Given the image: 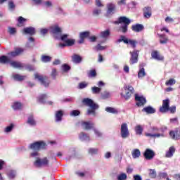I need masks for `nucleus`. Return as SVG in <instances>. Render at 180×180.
Listing matches in <instances>:
<instances>
[{
	"label": "nucleus",
	"mask_w": 180,
	"mask_h": 180,
	"mask_svg": "<svg viewBox=\"0 0 180 180\" xmlns=\"http://www.w3.org/2000/svg\"><path fill=\"white\" fill-rule=\"evenodd\" d=\"M138 77L139 78H143V77H146V70H144V68H141L138 72Z\"/></svg>",
	"instance_id": "obj_45"
},
{
	"label": "nucleus",
	"mask_w": 180,
	"mask_h": 180,
	"mask_svg": "<svg viewBox=\"0 0 180 180\" xmlns=\"http://www.w3.org/2000/svg\"><path fill=\"white\" fill-rule=\"evenodd\" d=\"M110 96H112V94L109 91H105L101 94V99H108Z\"/></svg>",
	"instance_id": "obj_35"
},
{
	"label": "nucleus",
	"mask_w": 180,
	"mask_h": 180,
	"mask_svg": "<svg viewBox=\"0 0 180 180\" xmlns=\"http://www.w3.org/2000/svg\"><path fill=\"white\" fill-rule=\"evenodd\" d=\"M7 175H8V178H10L11 179H13V178H15V176H16V172L14 170H10L7 173Z\"/></svg>",
	"instance_id": "obj_41"
},
{
	"label": "nucleus",
	"mask_w": 180,
	"mask_h": 180,
	"mask_svg": "<svg viewBox=\"0 0 180 180\" xmlns=\"http://www.w3.org/2000/svg\"><path fill=\"white\" fill-rule=\"evenodd\" d=\"M151 56L153 58H155V60H158L159 61H162V60H164V56L160 55V53H158L157 51H154L153 52H152Z\"/></svg>",
	"instance_id": "obj_25"
},
{
	"label": "nucleus",
	"mask_w": 180,
	"mask_h": 180,
	"mask_svg": "<svg viewBox=\"0 0 180 180\" xmlns=\"http://www.w3.org/2000/svg\"><path fill=\"white\" fill-rule=\"evenodd\" d=\"M21 53H23V49L22 48H17L15 49V51L11 52L9 56L11 57H16V56H19Z\"/></svg>",
	"instance_id": "obj_29"
},
{
	"label": "nucleus",
	"mask_w": 180,
	"mask_h": 180,
	"mask_svg": "<svg viewBox=\"0 0 180 180\" xmlns=\"http://www.w3.org/2000/svg\"><path fill=\"white\" fill-rule=\"evenodd\" d=\"M152 12L150 7H145L143 8V16L146 19H150L151 18Z\"/></svg>",
	"instance_id": "obj_18"
},
{
	"label": "nucleus",
	"mask_w": 180,
	"mask_h": 180,
	"mask_svg": "<svg viewBox=\"0 0 180 180\" xmlns=\"http://www.w3.org/2000/svg\"><path fill=\"white\" fill-rule=\"evenodd\" d=\"M131 21L130 19L126 18L125 16L120 17L118 21H115V23H124L120 27V32L122 33H127V28L129 27V24L131 23Z\"/></svg>",
	"instance_id": "obj_3"
},
{
	"label": "nucleus",
	"mask_w": 180,
	"mask_h": 180,
	"mask_svg": "<svg viewBox=\"0 0 180 180\" xmlns=\"http://www.w3.org/2000/svg\"><path fill=\"white\" fill-rule=\"evenodd\" d=\"M131 155H132V158H139L140 155H141V152H140V150L136 148V149H133L131 151Z\"/></svg>",
	"instance_id": "obj_30"
},
{
	"label": "nucleus",
	"mask_w": 180,
	"mask_h": 180,
	"mask_svg": "<svg viewBox=\"0 0 180 180\" xmlns=\"http://www.w3.org/2000/svg\"><path fill=\"white\" fill-rule=\"evenodd\" d=\"M105 49H106V46H101V44H98L94 48V50H96V51H99V50H105Z\"/></svg>",
	"instance_id": "obj_55"
},
{
	"label": "nucleus",
	"mask_w": 180,
	"mask_h": 180,
	"mask_svg": "<svg viewBox=\"0 0 180 180\" xmlns=\"http://www.w3.org/2000/svg\"><path fill=\"white\" fill-rule=\"evenodd\" d=\"M176 82L175 79H169V80L166 82L165 85H167V86L175 85Z\"/></svg>",
	"instance_id": "obj_49"
},
{
	"label": "nucleus",
	"mask_w": 180,
	"mask_h": 180,
	"mask_svg": "<svg viewBox=\"0 0 180 180\" xmlns=\"http://www.w3.org/2000/svg\"><path fill=\"white\" fill-rule=\"evenodd\" d=\"M74 43H75V40L71 39H68L65 43H60L59 47L64 49V47H67V46H74Z\"/></svg>",
	"instance_id": "obj_17"
},
{
	"label": "nucleus",
	"mask_w": 180,
	"mask_h": 180,
	"mask_svg": "<svg viewBox=\"0 0 180 180\" xmlns=\"http://www.w3.org/2000/svg\"><path fill=\"white\" fill-rule=\"evenodd\" d=\"M135 131H136V134H142L143 127H141V125H137L135 127Z\"/></svg>",
	"instance_id": "obj_47"
},
{
	"label": "nucleus",
	"mask_w": 180,
	"mask_h": 180,
	"mask_svg": "<svg viewBox=\"0 0 180 180\" xmlns=\"http://www.w3.org/2000/svg\"><path fill=\"white\" fill-rule=\"evenodd\" d=\"M12 129H13V124H11L10 126L7 127L4 131L5 133H9L11 131H12Z\"/></svg>",
	"instance_id": "obj_54"
},
{
	"label": "nucleus",
	"mask_w": 180,
	"mask_h": 180,
	"mask_svg": "<svg viewBox=\"0 0 180 180\" xmlns=\"http://www.w3.org/2000/svg\"><path fill=\"white\" fill-rule=\"evenodd\" d=\"M105 111L108 113H117V110L112 107H107Z\"/></svg>",
	"instance_id": "obj_46"
},
{
	"label": "nucleus",
	"mask_w": 180,
	"mask_h": 180,
	"mask_svg": "<svg viewBox=\"0 0 180 180\" xmlns=\"http://www.w3.org/2000/svg\"><path fill=\"white\" fill-rule=\"evenodd\" d=\"M72 60L73 63H75V64H79V63H81L82 58H81V56H79L78 55H74L72 57Z\"/></svg>",
	"instance_id": "obj_34"
},
{
	"label": "nucleus",
	"mask_w": 180,
	"mask_h": 180,
	"mask_svg": "<svg viewBox=\"0 0 180 180\" xmlns=\"http://www.w3.org/2000/svg\"><path fill=\"white\" fill-rule=\"evenodd\" d=\"M140 51L137 50H134L132 52H130L131 58L129 63L130 64H136L139 61V54Z\"/></svg>",
	"instance_id": "obj_9"
},
{
	"label": "nucleus",
	"mask_w": 180,
	"mask_h": 180,
	"mask_svg": "<svg viewBox=\"0 0 180 180\" xmlns=\"http://www.w3.org/2000/svg\"><path fill=\"white\" fill-rule=\"evenodd\" d=\"M124 91L126 94V95H124L123 93L121 94L122 96H124L125 99H129L130 96H131V94L134 92V89L131 86L125 85L124 86Z\"/></svg>",
	"instance_id": "obj_7"
},
{
	"label": "nucleus",
	"mask_w": 180,
	"mask_h": 180,
	"mask_svg": "<svg viewBox=\"0 0 180 180\" xmlns=\"http://www.w3.org/2000/svg\"><path fill=\"white\" fill-rule=\"evenodd\" d=\"M29 41L28 43H27L26 44V47H27L28 49H30L32 47H33V46H34V38L33 37H30L29 38Z\"/></svg>",
	"instance_id": "obj_38"
},
{
	"label": "nucleus",
	"mask_w": 180,
	"mask_h": 180,
	"mask_svg": "<svg viewBox=\"0 0 180 180\" xmlns=\"http://www.w3.org/2000/svg\"><path fill=\"white\" fill-rule=\"evenodd\" d=\"M87 86H88V84L85 82H82V83H79V89H84V88H86Z\"/></svg>",
	"instance_id": "obj_60"
},
{
	"label": "nucleus",
	"mask_w": 180,
	"mask_h": 180,
	"mask_svg": "<svg viewBox=\"0 0 180 180\" xmlns=\"http://www.w3.org/2000/svg\"><path fill=\"white\" fill-rule=\"evenodd\" d=\"M12 108L13 109H14V110H19V109H22V103L19 102H15L13 104Z\"/></svg>",
	"instance_id": "obj_36"
},
{
	"label": "nucleus",
	"mask_w": 180,
	"mask_h": 180,
	"mask_svg": "<svg viewBox=\"0 0 180 180\" xmlns=\"http://www.w3.org/2000/svg\"><path fill=\"white\" fill-rule=\"evenodd\" d=\"M83 103L86 106H89L91 110H88L87 115H95V110L99 108L98 104L95 103L91 98H84L82 101Z\"/></svg>",
	"instance_id": "obj_2"
},
{
	"label": "nucleus",
	"mask_w": 180,
	"mask_h": 180,
	"mask_svg": "<svg viewBox=\"0 0 180 180\" xmlns=\"http://www.w3.org/2000/svg\"><path fill=\"white\" fill-rule=\"evenodd\" d=\"M88 77L89 78H94L96 77V71L95 70H91L88 72Z\"/></svg>",
	"instance_id": "obj_50"
},
{
	"label": "nucleus",
	"mask_w": 180,
	"mask_h": 180,
	"mask_svg": "<svg viewBox=\"0 0 180 180\" xmlns=\"http://www.w3.org/2000/svg\"><path fill=\"white\" fill-rule=\"evenodd\" d=\"M8 2V8L10 11H14L15 6V3H13V0H0V4H4V2Z\"/></svg>",
	"instance_id": "obj_23"
},
{
	"label": "nucleus",
	"mask_w": 180,
	"mask_h": 180,
	"mask_svg": "<svg viewBox=\"0 0 180 180\" xmlns=\"http://www.w3.org/2000/svg\"><path fill=\"white\" fill-rule=\"evenodd\" d=\"M89 154H91L92 155L94 154H98V149L96 148H90L89 149Z\"/></svg>",
	"instance_id": "obj_56"
},
{
	"label": "nucleus",
	"mask_w": 180,
	"mask_h": 180,
	"mask_svg": "<svg viewBox=\"0 0 180 180\" xmlns=\"http://www.w3.org/2000/svg\"><path fill=\"white\" fill-rule=\"evenodd\" d=\"M134 180H143V179L139 175H134Z\"/></svg>",
	"instance_id": "obj_63"
},
{
	"label": "nucleus",
	"mask_w": 180,
	"mask_h": 180,
	"mask_svg": "<svg viewBox=\"0 0 180 180\" xmlns=\"http://www.w3.org/2000/svg\"><path fill=\"white\" fill-rule=\"evenodd\" d=\"M27 123L30 124V126H36V121H34V119H33V115L29 116Z\"/></svg>",
	"instance_id": "obj_37"
},
{
	"label": "nucleus",
	"mask_w": 180,
	"mask_h": 180,
	"mask_svg": "<svg viewBox=\"0 0 180 180\" xmlns=\"http://www.w3.org/2000/svg\"><path fill=\"white\" fill-rule=\"evenodd\" d=\"M79 37L80 40L78 41V43L82 44V43H84V40L86 39V37H89V32H84L80 33Z\"/></svg>",
	"instance_id": "obj_22"
},
{
	"label": "nucleus",
	"mask_w": 180,
	"mask_h": 180,
	"mask_svg": "<svg viewBox=\"0 0 180 180\" xmlns=\"http://www.w3.org/2000/svg\"><path fill=\"white\" fill-rule=\"evenodd\" d=\"M82 127L86 130H91V129H94V127H95V124L94 122H82Z\"/></svg>",
	"instance_id": "obj_15"
},
{
	"label": "nucleus",
	"mask_w": 180,
	"mask_h": 180,
	"mask_svg": "<svg viewBox=\"0 0 180 180\" xmlns=\"http://www.w3.org/2000/svg\"><path fill=\"white\" fill-rule=\"evenodd\" d=\"M80 112L78 110H75L70 112V116H79Z\"/></svg>",
	"instance_id": "obj_53"
},
{
	"label": "nucleus",
	"mask_w": 180,
	"mask_h": 180,
	"mask_svg": "<svg viewBox=\"0 0 180 180\" xmlns=\"http://www.w3.org/2000/svg\"><path fill=\"white\" fill-rule=\"evenodd\" d=\"M130 136V133H129V128L127 127V124L123 123L121 125V137L122 139H127Z\"/></svg>",
	"instance_id": "obj_10"
},
{
	"label": "nucleus",
	"mask_w": 180,
	"mask_h": 180,
	"mask_svg": "<svg viewBox=\"0 0 180 180\" xmlns=\"http://www.w3.org/2000/svg\"><path fill=\"white\" fill-rule=\"evenodd\" d=\"M47 147V145L44 141H37L30 145L31 150H41L43 148H46Z\"/></svg>",
	"instance_id": "obj_6"
},
{
	"label": "nucleus",
	"mask_w": 180,
	"mask_h": 180,
	"mask_svg": "<svg viewBox=\"0 0 180 180\" xmlns=\"http://www.w3.org/2000/svg\"><path fill=\"white\" fill-rule=\"evenodd\" d=\"M168 110H169V99L163 100L162 105V107H160V111L162 113H165V112H168Z\"/></svg>",
	"instance_id": "obj_11"
},
{
	"label": "nucleus",
	"mask_w": 180,
	"mask_h": 180,
	"mask_svg": "<svg viewBox=\"0 0 180 180\" xmlns=\"http://www.w3.org/2000/svg\"><path fill=\"white\" fill-rule=\"evenodd\" d=\"M173 178L176 180H180V174H176L173 176Z\"/></svg>",
	"instance_id": "obj_64"
},
{
	"label": "nucleus",
	"mask_w": 180,
	"mask_h": 180,
	"mask_svg": "<svg viewBox=\"0 0 180 180\" xmlns=\"http://www.w3.org/2000/svg\"><path fill=\"white\" fill-rule=\"evenodd\" d=\"M41 61L43 63H50V61H51V57L44 55L41 56Z\"/></svg>",
	"instance_id": "obj_40"
},
{
	"label": "nucleus",
	"mask_w": 180,
	"mask_h": 180,
	"mask_svg": "<svg viewBox=\"0 0 180 180\" xmlns=\"http://www.w3.org/2000/svg\"><path fill=\"white\" fill-rule=\"evenodd\" d=\"M8 32L10 34H15L16 33V28L14 27H8Z\"/></svg>",
	"instance_id": "obj_59"
},
{
	"label": "nucleus",
	"mask_w": 180,
	"mask_h": 180,
	"mask_svg": "<svg viewBox=\"0 0 180 180\" xmlns=\"http://www.w3.org/2000/svg\"><path fill=\"white\" fill-rule=\"evenodd\" d=\"M49 30L51 33L55 34V37H58L61 34V28H60L58 25L51 27Z\"/></svg>",
	"instance_id": "obj_14"
},
{
	"label": "nucleus",
	"mask_w": 180,
	"mask_h": 180,
	"mask_svg": "<svg viewBox=\"0 0 180 180\" xmlns=\"http://www.w3.org/2000/svg\"><path fill=\"white\" fill-rule=\"evenodd\" d=\"M135 101L138 106H144L146 101L143 96H140L139 94H135Z\"/></svg>",
	"instance_id": "obj_13"
},
{
	"label": "nucleus",
	"mask_w": 180,
	"mask_h": 180,
	"mask_svg": "<svg viewBox=\"0 0 180 180\" xmlns=\"http://www.w3.org/2000/svg\"><path fill=\"white\" fill-rule=\"evenodd\" d=\"M169 110V112H171V113H175V112H176V107H175V106H172V107H169V110Z\"/></svg>",
	"instance_id": "obj_61"
},
{
	"label": "nucleus",
	"mask_w": 180,
	"mask_h": 180,
	"mask_svg": "<svg viewBox=\"0 0 180 180\" xmlns=\"http://www.w3.org/2000/svg\"><path fill=\"white\" fill-rule=\"evenodd\" d=\"M159 176L161 178V179H167L168 178V174L165 173V172H160L159 173Z\"/></svg>",
	"instance_id": "obj_57"
},
{
	"label": "nucleus",
	"mask_w": 180,
	"mask_h": 180,
	"mask_svg": "<svg viewBox=\"0 0 180 180\" xmlns=\"http://www.w3.org/2000/svg\"><path fill=\"white\" fill-rule=\"evenodd\" d=\"M10 65H11V67H13L14 68H23V67H25V64L16 61L10 62Z\"/></svg>",
	"instance_id": "obj_24"
},
{
	"label": "nucleus",
	"mask_w": 180,
	"mask_h": 180,
	"mask_svg": "<svg viewBox=\"0 0 180 180\" xmlns=\"http://www.w3.org/2000/svg\"><path fill=\"white\" fill-rule=\"evenodd\" d=\"M56 39H60V40H62V41H67V40H68V34H64L61 36V33L58 37H56Z\"/></svg>",
	"instance_id": "obj_44"
},
{
	"label": "nucleus",
	"mask_w": 180,
	"mask_h": 180,
	"mask_svg": "<svg viewBox=\"0 0 180 180\" xmlns=\"http://www.w3.org/2000/svg\"><path fill=\"white\" fill-rule=\"evenodd\" d=\"M174 153H175V148H174V146H171L169 149V151L166 153V157L167 158H171V157L174 155Z\"/></svg>",
	"instance_id": "obj_33"
},
{
	"label": "nucleus",
	"mask_w": 180,
	"mask_h": 180,
	"mask_svg": "<svg viewBox=\"0 0 180 180\" xmlns=\"http://www.w3.org/2000/svg\"><path fill=\"white\" fill-rule=\"evenodd\" d=\"M23 32L25 34H30V36H33L36 33V30L33 27L24 28Z\"/></svg>",
	"instance_id": "obj_21"
},
{
	"label": "nucleus",
	"mask_w": 180,
	"mask_h": 180,
	"mask_svg": "<svg viewBox=\"0 0 180 180\" xmlns=\"http://www.w3.org/2000/svg\"><path fill=\"white\" fill-rule=\"evenodd\" d=\"M12 77L15 81H23L26 78V76L20 75L19 74L13 73Z\"/></svg>",
	"instance_id": "obj_32"
},
{
	"label": "nucleus",
	"mask_w": 180,
	"mask_h": 180,
	"mask_svg": "<svg viewBox=\"0 0 180 180\" xmlns=\"http://www.w3.org/2000/svg\"><path fill=\"white\" fill-rule=\"evenodd\" d=\"M118 41L119 43H120V41H123L125 44H130L132 49H136V44H137V41L134 39H127L124 36H121L120 39H118Z\"/></svg>",
	"instance_id": "obj_5"
},
{
	"label": "nucleus",
	"mask_w": 180,
	"mask_h": 180,
	"mask_svg": "<svg viewBox=\"0 0 180 180\" xmlns=\"http://www.w3.org/2000/svg\"><path fill=\"white\" fill-rule=\"evenodd\" d=\"M142 112H145L148 115H153V113H155V110L154 109V108H153L151 106H148V107L144 108L142 110Z\"/></svg>",
	"instance_id": "obj_27"
},
{
	"label": "nucleus",
	"mask_w": 180,
	"mask_h": 180,
	"mask_svg": "<svg viewBox=\"0 0 180 180\" xmlns=\"http://www.w3.org/2000/svg\"><path fill=\"white\" fill-rule=\"evenodd\" d=\"M117 179L118 180H126V179H127V175H126V174H124V173H122V174L118 175Z\"/></svg>",
	"instance_id": "obj_52"
},
{
	"label": "nucleus",
	"mask_w": 180,
	"mask_h": 180,
	"mask_svg": "<svg viewBox=\"0 0 180 180\" xmlns=\"http://www.w3.org/2000/svg\"><path fill=\"white\" fill-rule=\"evenodd\" d=\"M79 139L82 141H89L91 139L89 138V136L84 132H82L79 135Z\"/></svg>",
	"instance_id": "obj_28"
},
{
	"label": "nucleus",
	"mask_w": 180,
	"mask_h": 180,
	"mask_svg": "<svg viewBox=\"0 0 180 180\" xmlns=\"http://www.w3.org/2000/svg\"><path fill=\"white\" fill-rule=\"evenodd\" d=\"M62 68L63 71H65V72L70 71V70H71V68L67 64L63 65Z\"/></svg>",
	"instance_id": "obj_58"
},
{
	"label": "nucleus",
	"mask_w": 180,
	"mask_h": 180,
	"mask_svg": "<svg viewBox=\"0 0 180 180\" xmlns=\"http://www.w3.org/2000/svg\"><path fill=\"white\" fill-rule=\"evenodd\" d=\"M149 176H150V178L157 177V172H155V169H149Z\"/></svg>",
	"instance_id": "obj_48"
},
{
	"label": "nucleus",
	"mask_w": 180,
	"mask_h": 180,
	"mask_svg": "<svg viewBox=\"0 0 180 180\" xmlns=\"http://www.w3.org/2000/svg\"><path fill=\"white\" fill-rule=\"evenodd\" d=\"M44 5L46 6V8H50V6H53V4L51 3V1H46L44 3Z\"/></svg>",
	"instance_id": "obj_62"
},
{
	"label": "nucleus",
	"mask_w": 180,
	"mask_h": 180,
	"mask_svg": "<svg viewBox=\"0 0 180 180\" xmlns=\"http://www.w3.org/2000/svg\"><path fill=\"white\" fill-rule=\"evenodd\" d=\"M169 136L173 140H180V131L176 129L169 131Z\"/></svg>",
	"instance_id": "obj_16"
},
{
	"label": "nucleus",
	"mask_w": 180,
	"mask_h": 180,
	"mask_svg": "<svg viewBox=\"0 0 180 180\" xmlns=\"http://www.w3.org/2000/svg\"><path fill=\"white\" fill-rule=\"evenodd\" d=\"M143 157L148 160H153V158L155 157V153H154L153 150L146 149L143 153Z\"/></svg>",
	"instance_id": "obj_12"
},
{
	"label": "nucleus",
	"mask_w": 180,
	"mask_h": 180,
	"mask_svg": "<svg viewBox=\"0 0 180 180\" xmlns=\"http://www.w3.org/2000/svg\"><path fill=\"white\" fill-rule=\"evenodd\" d=\"M158 37H160V43L161 44H165L167 43H168V37H167V36L164 34H158Z\"/></svg>",
	"instance_id": "obj_26"
},
{
	"label": "nucleus",
	"mask_w": 180,
	"mask_h": 180,
	"mask_svg": "<svg viewBox=\"0 0 180 180\" xmlns=\"http://www.w3.org/2000/svg\"><path fill=\"white\" fill-rule=\"evenodd\" d=\"M133 32L139 33V32H142L144 30V26L141 24L134 25L131 27Z\"/></svg>",
	"instance_id": "obj_19"
},
{
	"label": "nucleus",
	"mask_w": 180,
	"mask_h": 180,
	"mask_svg": "<svg viewBox=\"0 0 180 180\" xmlns=\"http://www.w3.org/2000/svg\"><path fill=\"white\" fill-rule=\"evenodd\" d=\"M107 8H108V11H107V15H113V13H115V4H112V3H109L107 5Z\"/></svg>",
	"instance_id": "obj_20"
},
{
	"label": "nucleus",
	"mask_w": 180,
	"mask_h": 180,
	"mask_svg": "<svg viewBox=\"0 0 180 180\" xmlns=\"http://www.w3.org/2000/svg\"><path fill=\"white\" fill-rule=\"evenodd\" d=\"M34 165L37 168H40L41 167H47V165H49V160H47V158H44L43 159L37 158L34 162Z\"/></svg>",
	"instance_id": "obj_4"
},
{
	"label": "nucleus",
	"mask_w": 180,
	"mask_h": 180,
	"mask_svg": "<svg viewBox=\"0 0 180 180\" xmlns=\"http://www.w3.org/2000/svg\"><path fill=\"white\" fill-rule=\"evenodd\" d=\"M46 99H47V95L42 94L38 97V101L39 103H46Z\"/></svg>",
	"instance_id": "obj_39"
},
{
	"label": "nucleus",
	"mask_w": 180,
	"mask_h": 180,
	"mask_svg": "<svg viewBox=\"0 0 180 180\" xmlns=\"http://www.w3.org/2000/svg\"><path fill=\"white\" fill-rule=\"evenodd\" d=\"M91 91L93 94H100L102 89L96 86H94L91 88Z\"/></svg>",
	"instance_id": "obj_51"
},
{
	"label": "nucleus",
	"mask_w": 180,
	"mask_h": 180,
	"mask_svg": "<svg viewBox=\"0 0 180 180\" xmlns=\"http://www.w3.org/2000/svg\"><path fill=\"white\" fill-rule=\"evenodd\" d=\"M110 34V32L109 30H107L105 31L101 32V37H103V39H106V37H109V35Z\"/></svg>",
	"instance_id": "obj_42"
},
{
	"label": "nucleus",
	"mask_w": 180,
	"mask_h": 180,
	"mask_svg": "<svg viewBox=\"0 0 180 180\" xmlns=\"http://www.w3.org/2000/svg\"><path fill=\"white\" fill-rule=\"evenodd\" d=\"M34 78L35 79H38V81H39V82L41 84V85H44V86H49V82L46 77H43L39 75V73H35Z\"/></svg>",
	"instance_id": "obj_8"
},
{
	"label": "nucleus",
	"mask_w": 180,
	"mask_h": 180,
	"mask_svg": "<svg viewBox=\"0 0 180 180\" xmlns=\"http://www.w3.org/2000/svg\"><path fill=\"white\" fill-rule=\"evenodd\" d=\"M0 63L1 64H6V63H9V58L5 56H2L0 57Z\"/></svg>",
	"instance_id": "obj_43"
},
{
	"label": "nucleus",
	"mask_w": 180,
	"mask_h": 180,
	"mask_svg": "<svg viewBox=\"0 0 180 180\" xmlns=\"http://www.w3.org/2000/svg\"><path fill=\"white\" fill-rule=\"evenodd\" d=\"M168 130V127L165 125L158 127L153 126L150 127V132H146L145 136L146 137H150V139H160V137H165V132Z\"/></svg>",
	"instance_id": "obj_1"
},
{
	"label": "nucleus",
	"mask_w": 180,
	"mask_h": 180,
	"mask_svg": "<svg viewBox=\"0 0 180 180\" xmlns=\"http://www.w3.org/2000/svg\"><path fill=\"white\" fill-rule=\"evenodd\" d=\"M63 115H64V112L63 110H58L56 112V122H61L63 119Z\"/></svg>",
	"instance_id": "obj_31"
}]
</instances>
